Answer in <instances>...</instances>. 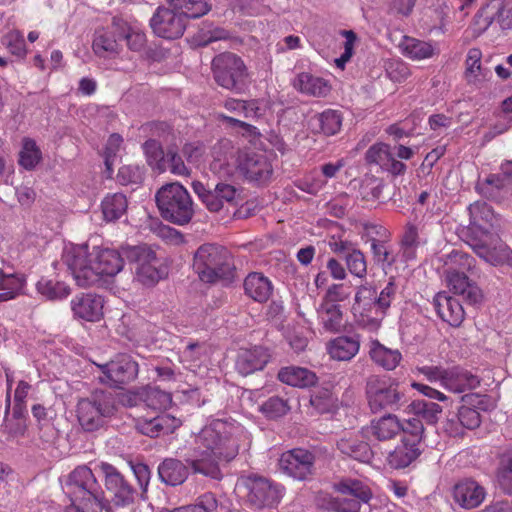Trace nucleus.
Returning a JSON list of instances; mask_svg holds the SVG:
<instances>
[{"instance_id":"nucleus-11","label":"nucleus","mask_w":512,"mask_h":512,"mask_svg":"<svg viewBox=\"0 0 512 512\" xmlns=\"http://www.w3.org/2000/svg\"><path fill=\"white\" fill-rule=\"evenodd\" d=\"M366 395L372 412L384 409L397 410L400 408L404 393L399 384L391 379H381L371 376L366 383Z\"/></svg>"},{"instance_id":"nucleus-1","label":"nucleus","mask_w":512,"mask_h":512,"mask_svg":"<svg viewBox=\"0 0 512 512\" xmlns=\"http://www.w3.org/2000/svg\"><path fill=\"white\" fill-rule=\"evenodd\" d=\"M243 427L235 422L222 419L212 420L195 435L193 446L185 455L183 463L175 458H166L158 466L160 480L169 486L183 484L189 475L201 474L211 479L220 480L221 460H232L239 451V437Z\"/></svg>"},{"instance_id":"nucleus-25","label":"nucleus","mask_w":512,"mask_h":512,"mask_svg":"<svg viewBox=\"0 0 512 512\" xmlns=\"http://www.w3.org/2000/svg\"><path fill=\"white\" fill-rule=\"evenodd\" d=\"M420 454V445L401 439L400 443L388 453L386 462L392 469H403L412 464Z\"/></svg>"},{"instance_id":"nucleus-59","label":"nucleus","mask_w":512,"mask_h":512,"mask_svg":"<svg viewBox=\"0 0 512 512\" xmlns=\"http://www.w3.org/2000/svg\"><path fill=\"white\" fill-rule=\"evenodd\" d=\"M229 38L230 33L221 27H213L210 29L202 28L197 36L199 46H208L213 42L227 40Z\"/></svg>"},{"instance_id":"nucleus-58","label":"nucleus","mask_w":512,"mask_h":512,"mask_svg":"<svg viewBox=\"0 0 512 512\" xmlns=\"http://www.w3.org/2000/svg\"><path fill=\"white\" fill-rule=\"evenodd\" d=\"M165 159L166 169L172 174L183 177H189L191 175V169L185 165L183 155L178 154V152L172 149H168Z\"/></svg>"},{"instance_id":"nucleus-46","label":"nucleus","mask_w":512,"mask_h":512,"mask_svg":"<svg viewBox=\"0 0 512 512\" xmlns=\"http://www.w3.org/2000/svg\"><path fill=\"white\" fill-rule=\"evenodd\" d=\"M143 150L149 166L159 172H164L166 170V154L157 140H147L143 144Z\"/></svg>"},{"instance_id":"nucleus-64","label":"nucleus","mask_w":512,"mask_h":512,"mask_svg":"<svg viewBox=\"0 0 512 512\" xmlns=\"http://www.w3.org/2000/svg\"><path fill=\"white\" fill-rule=\"evenodd\" d=\"M496 11L495 21L502 29H512V5L502 2H492Z\"/></svg>"},{"instance_id":"nucleus-7","label":"nucleus","mask_w":512,"mask_h":512,"mask_svg":"<svg viewBox=\"0 0 512 512\" xmlns=\"http://www.w3.org/2000/svg\"><path fill=\"white\" fill-rule=\"evenodd\" d=\"M76 412L78 422L84 431H97L114 413L112 395L105 391H96L89 398L79 400Z\"/></svg>"},{"instance_id":"nucleus-57","label":"nucleus","mask_w":512,"mask_h":512,"mask_svg":"<svg viewBox=\"0 0 512 512\" xmlns=\"http://www.w3.org/2000/svg\"><path fill=\"white\" fill-rule=\"evenodd\" d=\"M21 280L14 274H4L0 271V290L3 293L0 294V300L6 301L14 298L17 291L21 289Z\"/></svg>"},{"instance_id":"nucleus-29","label":"nucleus","mask_w":512,"mask_h":512,"mask_svg":"<svg viewBox=\"0 0 512 512\" xmlns=\"http://www.w3.org/2000/svg\"><path fill=\"white\" fill-rule=\"evenodd\" d=\"M360 349V339L358 335L338 336L332 339L327 346L331 358L338 361L351 360Z\"/></svg>"},{"instance_id":"nucleus-31","label":"nucleus","mask_w":512,"mask_h":512,"mask_svg":"<svg viewBox=\"0 0 512 512\" xmlns=\"http://www.w3.org/2000/svg\"><path fill=\"white\" fill-rule=\"evenodd\" d=\"M401 421L394 414H387L372 420L369 433L378 441H388L400 433Z\"/></svg>"},{"instance_id":"nucleus-6","label":"nucleus","mask_w":512,"mask_h":512,"mask_svg":"<svg viewBox=\"0 0 512 512\" xmlns=\"http://www.w3.org/2000/svg\"><path fill=\"white\" fill-rule=\"evenodd\" d=\"M215 82L224 89L242 93L248 85V70L236 54L224 52L216 55L211 63Z\"/></svg>"},{"instance_id":"nucleus-10","label":"nucleus","mask_w":512,"mask_h":512,"mask_svg":"<svg viewBox=\"0 0 512 512\" xmlns=\"http://www.w3.org/2000/svg\"><path fill=\"white\" fill-rule=\"evenodd\" d=\"M334 488L338 496L329 501V506L335 512H360L372 498L370 488L356 479L342 480Z\"/></svg>"},{"instance_id":"nucleus-60","label":"nucleus","mask_w":512,"mask_h":512,"mask_svg":"<svg viewBox=\"0 0 512 512\" xmlns=\"http://www.w3.org/2000/svg\"><path fill=\"white\" fill-rule=\"evenodd\" d=\"M261 410L269 418H278L285 415L288 412L289 407L285 400L274 396L270 397L263 403Z\"/></svg>"},{"instance_id":"nucleus-37","label":"nucleus","mask_w":512,"mask_h":512,"mask_svg":"<svg viewBox=\"0 0 512 512\" xmlns=\"http://www.w3.org/2000/svg\"><path fill=\"white\" fill-rule=\"evenodd\" d=\"M408 408L415 418L428 425H435L442 413V407L439 404L422 399L412 401Z\"/></svg>"},{"instance_id":"nucleus-45","label":"nucleus","mask_w":512,"mask_h":512,"mask_svg":"<svg viewBox=\"0 0 512 512\" xmlns=\"http://www.w3.org/2000/svg\"><path fill=\"white\" fill-rule=\"evenodd\" d=\"M168 2L175 10L182 11L192 19L204 16L211 9L207 0H168Z\"/></svg>"},{"instance_id":"nucleus-19","label":"nucleus","mask_w":512,"mask_h":512,"mask_svg":"<svg viewBox=\"0 0 512 512\" xmlns=\"http://www.w3.org/2000/svg\"><path fill=\"white\" fill-rule=\"evenodd\" d=\"M470 215L469 231L472 236L478 234H495L494 226L497 222L493 209L486 202L476 201L468 207Z\"/></svg>"},{"instance_id":"nucleus-18","label":"nucleus","mask_w":512,"mask_h":512,"mask_svg":"<svg viewBox=\"0 0 512 512\" xmlns=\"http://www.w3.org/2000/svg\"><path fill=\"white\" fill-rule=\"evenodd\" d=\"M180 426V419L166 413L159 414L152 418H140L135 424V428L138 432L150 438L173 433Z\"/></svg>"},{"instance_id":"nucleus-17","label":"nucleus","mask_w":512,"mask_h":512,"mask_svg":"<svg viewBox=\"0 0 512 512\" xmlns=\"http://www.w3.org/2000/svg\"><path fill=\"white\" fill-rule=\"evenodd\" d=\"M453 500L463 509H474L482 504L486 491L477 481L465 478L458 481L452 489Z\"/></svg>"},{"instance_id":"nucleus-41","label":"nucleus","mask_w":512,"mask_h":512,"mask_svg":"<svg viewBox=\"0 0 512 512\" xmlns=\"http://www.w3.org/2000/svg\"><path fill=\"white\" fill-rule=\"evenodd\" d=\"M473 237L474 243L471 246L476 254L485 261L495 264L494 250L499 244V236L497 234H478Z\"/></svg>"},{"instance_id":"nucleus-52","label":"nucleus","mask_w":512,"mask_h":512,"mask_svg":"<svg viewBox=\"0 0 512 512\" xmlns=\"http://www.w3.org/2000/svg\"><path fill=\"white\" fill-rule=\"evenodd\" d=\"M318 123L321 131L327 135H335L338 133L342 126V115L336 110H326L318 115Z\"/></svg>"},{"instance_id":"nucleus-16","label":"nucleus","mask_w":512,"mask_h":512,"mask_svg":"<svg viewBox=\"0 0 512 512\" xmlns=\"http://www.w3.org/2000/svg\"><path fill=\"white\" fill-rule=\"evenodd\" d=\"M237 168L251 182L265 183L272 175V166L263 153L252 150L240 151Z\"/></svg>"},{"instance_id":"nucleus-13","label":"nucleus","mask_w":512,"mask_h":512,"mask_svg":"<svg viewBox=\"0 0 512 512\" xmlns=\"http://www.w3.org/2000/svg\"><path fill=\"white\" fill-rule=\"evenodd\" d=\"M192 188L210 212H219L225 204H234L238 195L235 186L226 182H218L212 187L209 184L204 185L200 181H194Z\"/></svg>"},{"instance_id":"nucleus-27","label":"nucleus","mask_w":512,"mask_h":512,"mask_svg":"<svg viewBox=\"0 0 512 512\" xmlns=\"http://www.w3.org/2000/svg\"><path fill=\"white\" fill-rule=\"evenodd\" d=\"M480 385V378L472 372L461 368H448L445 388L454 393H462L466 390L476 389Z\"/></svg>"},{"instance_id":"nucleus-55","label":"nucleus","mask_w":512,"mask_h":512,"mask_svg":"<svg viewBox=\"0 0 512 512\" xmlns=\"http://www.w3.org/2000/svg\"><path fill=\"white\" fill-rule=\"evenodd\" d=\"M2 43L11 54L21 58L25 57L27 53L26 44L20 31L13 30L8 32L3 36Z\"/></svg>"},{"instance_id":"nucleus-63","label":"nucleus","mask_w":512,"mask_h":512,"mask_svg":"<svg viewBox=\"0 0 512 512\" xmlns=\"http://www.w3.org/2000/svg\"><path fill=\"white\" fill-rule=\"evenodd\" d=\"M457 420L467 429H475L479 427L481 423L479 412L468 406L460 407L457 414Z\"/></svg>"},{"instance_id":"nucleus-50","label":"nucleus","mask_w":512,"mask_h":512,"mask_svg":"<svg viewBox=\"0 0 512 512\" xmlns=\"http://www.w3.org/2000/svg\"><path fill=\"white\" fill-rule=\"evenodd\" d=\"M345 261L348 271L355 277L364 279L367 275V260L364 253L354 248L343 259Z\"/></svg>"},{"instance_id":"nucleus-39","label":"nucleus","mask_w":512,"mask_h":512,"mask_svg":"<svg viewBox=\"0 0 512 512\" xmlns=\"http://www.w3.org/2000/svg\"><path fill=\"white\" fill-rule=\"evenodd\" d=\"M370 250L374 264L380 267L385 273L395 264L397 254L394 251L391 240L383 242L374 241Z\"/></svg>"},{"instance_id":"nucleus-44","label":"nucleus","mask_w":512,"mask_h":512,"mask_svg":"<svg viewBox=\"0 0 512 512\" xmlns=\"http://www.w3.org/2000/svg\"><path fill=\"white\" fill-rule=\"evenodd\" d=\"M506 180L501 174H490L483 180H478L476 190L490 200L499 198L500 191L505 187Z\"/></svg>"},{"instance_id":"nucleus-9","label":"nucleus","mask_w":512,"mask_h":512,"mask_svg":"<svg viewBox=\"0 0 512 512\" xmlns=\"http://www.w3.org/2000/svg\"><path fill=\"white\" fill-rule=\"evenodd\" d=\"M123 254L128 261L136 264V279L145 286L155 285L167 273L156 252L147 245L124 247Z\"/></svg>"},{"instance_id":"nucleus-15","label":"nucleus","mask_w":512,"mask_h":512,"mask_svg":"<svg viewBox=\"0 0 512 512\" xmlns=\"http://www.w3.org/2000/svg\"><path fill=\"white\" fill-rule=\"evenodd\" d=\"M314 462L313 453L306 449L294 448L282 453L279 468L284 474L303 481L313 474Z\"/></svg>"},{"instance_id":"nucleus-56","label":"nucleus","mask_w":512,"mask_h":512,"mask_svg":"<svg viewBox=\"0 0 512 512\" xmlns=\"http://www.w3.org/2000/svg\"><path fill=\"white\" fill-rule=\"evenodd\" d=\"M447 270L455 269L456 271H470L474 267L475 259L473 256L459 250H453L447 256Z\"/></svg>"},{"instance_id":"nucleus-51","label":"nucleus","mask_w":512,"mask_h":512,"mask_svg":"<svg viewBox=\"0 0 512 512\" xmlns=\"http://www.w3.org/2000/svg\"><path fill=\"white\" fill-rule=\"evenodd\" d=\"M41 160V152L32 139H24L19 153V164L26 170H32Z\"/></svg>"},{"instance_id":"nucleus-35","label":"nucleus","mask_w":512,"mask_h":512,"mask_svg":"<svg viewBox=\"0 0 512 512\" xmlns=\"http://www.w3.org/2000/svg\"><path fill=\"white\" fill-rule=\"evenodd\" d=\"M309 402L320 414L333 412L338 406V398L330 385L315 387L311 392Z\"/></svg>"},{"instance_id":"nucleus-3","label":"nucleus","mask_w":512,"mask_h":512,"mask_svg":"<svg viewBox=\"0 0 512 512\" xmlns=\"http://www.w3.org/2000/svg\"><path fill=\"white\" fill-rule=\"evenodd\" d=\"M124 259L123 249L94 247L90 252L86 244L66 247L62 255L63 262L81 287L100 282L102 276H115L123 269Z\"/></svg>"},{"instance_id":"nucleus-8","label":"nucleus","mask_w":512,"mask_h":512,"mask_svg":"<svg viewBox=\"0 0 512 512\" xmlns=\"http://www.w3.org/2000/svg\"><path fill=\"white\" fill-rule=\"evenodd\" d=\"M237 486L244 490L247 503L257 510L277 506L284 495L283 486L256 475L242 478Z\"/></svg>"},{"instance_id":"nucleus-4","label":"nucleus","mask_w":512,"mask_h":512,"mask_svg":"<svg viewBox=\"0 0 512 512\" xmlns=\"http://www.w3.org/2000/svg\"><path fill=\"white\" fill-rule=\"evenodd\" d=\"M192 268L205 283H215L232 277L231 256L218 244L205 243L194 252Z\"/></svg>"},{"instance_id":"nucleus-61","label":"nucleus","mask_w":512,"mask_h":512,"mask_svg":"<svg viewBox=\"0 0 512 512\" xmlns=\"http://www.w3.org/2000/svg\"><path fill=\"white\" fill-rule=\"evenodd\" d=\"M496 17V11L494 6L488 4L483 7L475 16L474 26L478 34L485 32L494 22Z\"/></svg>"},{"instance_id":"nucleus-40","label":"nucleus","mask_w":512,"mask_h":512,"mask_svg":"<svg viewBox=\"0 0 512 512\" xmlns=\"http://www.w3.org/2000/svg\"><path fill=\"white\" fill-rule=\"evenodd\" d=\"M101 207L105 220L116 221L126 213L128 201L124 194L113 193L103 199Z\"/></svg>"},{"instance_id":"nucleus-32","label":"nucleus","mask_w":512,"mask_h":512,"mask_svg":"<svg viewBox=\"0 0 512 512\" xmlns=\"http://www.w3.org/2000/svg\"><path fill=\"white\" fill-rule=\"evenodd\" d=\"M278 379L287 385L299 388L310 387L317 382V376L313 371L298 366L281 368Z\"/></svg>"},{"instance_id":"nucleus-20","label":"nucleus","mask_w":512,"mask_h":512,"mask_svg":"<svg viewBox=\"0 0 512 512\" xmlns=\"http://www.w3.org/2000/svg\"><path fill=\"white\" fill-rule=\"evenodd\" d=\"M433 306L437 315L452 327H459L465 318V311L460 301L446 292L435 295Z\"/></svg>"},{"instance_id":"nucleus-28","label":"nucleus","mask_w":512,"mask_h":512,"mask_svg":"<svg viewBox=\"0 0 512 512\" xmlns=\"http://www.w3.org/2000/svg\"><path fill=\"white\" fill-rule=\"evenodd\" d=\"M293 86L300 93L313 97H325L331 89L328 81L308 72L299 73L293 81Z\"/></svg>"},{"instance_id":"nucleus-38","label":"nucleus","mask_w":512,"mask_h":512,"mask_svg":"<svg viewBox=\"0 0 512 512\" xmlns=\"http://www.w3.org/2000/svg\"><path fill=\"white\" fill-rule=\"evenodd\" d=\"M318 318L328 332H338L342 328L343 314L338 304L322 302L317 309Z\"/></svg>"},{"instance_id":"nucleus-48","label":"nucleus","mask_w":512,"mask_h":512,"mask_svg":"<svg viewBox=\"0 0 512 512\" xmlns=\"http://www.w3.org/2000/svg\"><path fill=\"white\" fill-rule=\"evenodd\" d=\"M400 289V280L395 276H390L386 285L380 291L378 297L375 299L374 304L382 311L385 312L397 298Z\"/></svg>"},{"instance_id":"nucleus-49","label":"nucleus","mask_w":512,"mask_h":512,"mask_svg":"<svg viewBox=\"0 0 512 512\" xmlns=\"http://www.w3.org/2000/svg\"><path fill=\"white\" fill-rule=\"evenodd\" d=\"M119 28L120 32L118 33V37L121 40H126L130 50L139 52L144 49L146 45V35L143 32L133 29L122 21H119Z\"/></svg>"},{"instance_id":"nucleus-21","label":"nucleus","mask_w":512,"mask_h":512,"mask_svg":"<svg viewBox=\"0 0 512 512\" xmlns=\"http://www.w3.org/2000/svg\"><path fill=\"white\" fill-rule=\"evenodd\" d=\"M119 32V21L116 20L113 21L111 29L96 30L92 42L93 52L102 58L116 56L120 52Z\"/></svg>"},{"instance_id":"nucleus-26","label":"nucleus","mask_w":512,"mask_h":512,"mask_svg":"<svg viewBox=\"0 0 512 512\" xmlns=\"http://www.w3.org/2000/svg\"><path fill=\"white\" fill-rule=\"evenodd\" d=\"M243 288L245 295L258 303L266 302L273 291L271 281L258 272H252L246 276Z\"/></svg>"},{"instance_id":"nucleus-12","label":"nucleus","mask_w":512,"mask_h":512,"mask_svg":"<svg viewBox=\"0 0 512 512\" xmlns=\"http://www.w3.org/2000/svg\"><path fill=\"white\" fill-rule=\"evenodd\" d=\"M101 371L99 380L110 387L122 388L134 381L139 372L138 363L128 354H118L105 364L97 365Z\"/></svg>"},{"instance_id":"nucleus-23","label":"nucleus","mask_w":512,"mask_h":512,"mask_svg":"<svg viewBox=\"0 0 512 512\" xmlns=\"http://www.w3.org/2000/svg\"><path fill=\"white\" fill-rule=\"evenodd\" d=\"M270 360L268 350L261 346L241 349L237 355L235 367L243 376L262 370Z\"/></svg>"},{"instance_id":"nucleus-5","label":"nucleus","mask_w":512,"mask_h":512,"mask_svg":"<svg viewBox=\"0 0 512 512\" xmlns=\"http://www.w3.org/2000/svg\"><path fill=\"white\" fill-rule=\"evenodd\" d=\"M163 219L176 225L188 224L194 216V204L188 190L178 182L167 183L155 195Z\"/></svg>"},{"instance_id":"nucleus-53","label":"nucleus","mask_w":512,"mask_h":512,"mask_svg":"<svg viewBox=\"0 0 512 512\" xmlns=\"http://www.w3.org/2000/svg\"><path fill=\"white\" fill-rule=\"evenodd\" d=\"M402 438L410 443L420 445L424 435V425L420 419L414 416L401 422Z\"/></svg>"},{"instance_id":"nucleus-34","label":"nucleus","mask_w":512,"mask_h":512,"mask_svg":"<svg viewBox=\"0 0 512 512\" xmlns=\"http://www.w3.org/2000/svg\"><path fill=\"white\" fill-rule=\"evenodd\" d=\"M369 355L378 366L385 370H394L402 359L399 350L387 348L377 340L371 342Z\"/></svg>"},{"instance_id":"nucleus-36","label":"nucleus","mask_w":512,"mask_h":512,"mask_svg":"<svg viewBox=\"0 0 512 512\" xmlns=\"http://www.w3.org/2000/svg\"><path fill=\"white\" fill-rule=\"evenodd\" d=\"M421 243H426V240L421 241L419 235V228L414 224H407L400 242V254L405 262L416 259L417 250Z\"/></svg>"},{"instance_id":"nucleus-43","label":"nucleus","mask_w":512,"mask_h":512,"mask_svg":"<svg viewBox=\"0 0 512 512\" xmlns=\"http://www.w3.org/2000/svg\"><path fill=\"white\" fill-rule=\"evenodd\" d=\"M141 399L146 406L154 410L167 409L172 404V395L158 387L148 386L140 393Z\"/></svg>"},{"instance_id":"nucleus-62","label":"nucleus","mask_w":512,"mask_h":512,"mask_svg":"<svg viewBox=\"0 0 512 512\" xmlns=\"http://www.w3.org/2000/svg\"><path fill=\"white\" fill-rule=\"evenodd\" d=\"M482 52L478 48H471L466 57V76L470 79H477L481 74Z\"/></svg>"},{"instance_id":"nucleus-47","label":"nucleus","mask_w":512,"mask_h":512,"mask_svg":"<svg viewBox=\"0 0 512 512\" xmlns=\"http://www.w3.org/2000/svg\"><path fill=\"white\" fill-rule=\"evenodd\" d=\"M218 501L213 493H205L196 499L191 505L178 507L175 509H164L162 512H216Z\"/></svg>"},{"instance_id":"nucleus-22","label":"nucleus","mask_w":512,"mask_h":512,"mask_svg":"<svg viewBox=\"0 0 512 512\" xmlns=\"http://www.w3.org/2000/svg\"><path fill=\"white\" fill-rule=\"evenodd\" d=\"M74 315L86 321L96 322L103 315V299L92 293H81L71 300Z\"/></svg>"},{"instance_id":"nucleus-54","label":"nucleus","mask_w":512,"mask_h":512,"mask_svg":"<svg viewBox=\"0 0 512 512\" xmlns=\"http://www.w3.org/2000/svg\"><path fill=\"white\" fill-rule=\"evenodd\" d=\"M391 155L387 144L376 143L366 151L365 159L368 164L378 165L383 170L387 166Z\"/></svg>"},{"instance_id":"nucleus-42","label":"nucleus","mask_w":512,"mask_h":512,"mask_svg":"<svg viewBox=\"0 0 512 512\" xmlns=\"http://www.w3.org/2000/svg\"><path fill=\"white\" fill-rule=\"evenodd\" d=\"M36 288L38 293L52 301L62 300L70 294V287L66 283L47 278H41Z\"/></svg>"},{"instance_id":"nucleus-2","label":"nucleus","mask_w":512,"mask_h":512,"mask_svg":"<svg viewBox=\"0 0 512 512\" xmlns=\"http://www.w3.org/2000/svg\"><path fill=\"white\" fill-rule=\"evenodd\" d=\"M97 468L104 477V485L110 498H106L94 473L87 466L76 467L69 475L66 487L71 499L67 512H112L135 501L136 490L124 475L110 463L101 462Z\"/></svg>"},{"instance_id":"nucleus-33","label":"nucleus","mask_w":512,"mask_h":512,"mask_svg":"<svg viewBox=\"0 0 512 512\" xmlns=\"http://www.w3.org/2000/svg\"><path fill=\"white\" fill-rule=\"evenodd\" d=\"M339 451L360 462H369L372 458V450L369 444L356 437H342L337 442Z\"/></svg>"},{"instance_id":"nucleus-14","label":"nucleus","mask_w":512,"mask_h":512,"mask_svg":"<svg viewBox=\"0 0 512 512\" xmlns=\"http://www.w3.org/2000/svg\"><path fill=\"white\" fill-rule=\"evenodd\" d=\"M188 18L190 17L173 7H159L150 19V26L159 37L177 39L183 35Z\"/></svg>"},{"instance_id":"nucleus-30","label":"nucleus","mask_w":512,"mask_h":512,"mask_svg":"<svg viewBox=\"0 0 512 512\" xmlns=\"http://www.w3.org/2000/svg\"><path fill=\"white\" fill-rule=\"evenodd\" d=\"M399 48L405 57L414 61L432 58L437 53L432 43L409 36L403 37Z\"/></svg>"},{"instance_id":"nucleus-24","label":"nucleus","mask_w":512,"mask_h":512,"mask_svg":"<svg viewBox=\"0 0 512 512\" xmlns=\"http://www.w3.org/2000/svg\"><path fill=\"white\" fill-rule=\"evenodd\" d=\"M446 280L450 290L455 294L462 295L469 304L475 305L482 301V291L477 285L469 281L463 271L446 270Z\"/></svg>"}]
</instances>
